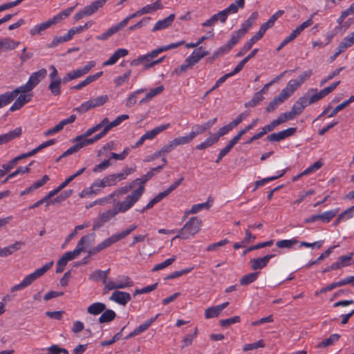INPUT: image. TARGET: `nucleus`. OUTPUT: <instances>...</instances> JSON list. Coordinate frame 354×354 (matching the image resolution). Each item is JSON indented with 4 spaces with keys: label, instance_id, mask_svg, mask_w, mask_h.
I'll return each mask as SVG.
<instances>
[{
    "label": "nucleus",
    "instance_id": "obj_1",
    "mask_svg": "<svg viewBox=\"0 0 354 354\" xmlns=\"http://www.w3.org/2000/svg\"><path fill=\"white\" fill-rule=\"evenodd\" d=\"M202 221L196 216L191 217L183 227L178 231L176 236L173 239H189L194 237L200 230Z\"/></svg>",
    "mask_w": 354,
    "mask_h": 354
},
{
    "label": "nucleus",
    "instance_id": "obj_2",
    "mask_svg": "<svg viewBox=\"0 0 354 354\" xmlns=\"http://www.w3.org/2000/svg\"><path fill=\"white\" fill-rule=\"evenodd\" d=\"M53 265V261H51L48 263H46L41 268L36 269L33 272L26 276L19 283L13 286L10 288V291L16 292L21 290L27 286H30L32 282L43 276L48 270H50Z\"/></svg>",
    "mask_w": 354,
    "mask_h": 354
},
{
    "label": "nucleus",
    "instance_id": "obj_3",
    "mask_svg": "<svg viewBox=\"0 0 354 354\" xmlns=\"http://www.w3.org/2000/svg\"><path fill=\"white\" fill-rule=\"evenodd\" d=\"M144 185H140L138 189L133 190L130 194L127 195L124 201L118 202L116 205V207L118 211L124 213L131 209L140 199L144 193Z\"/></svg>",
    "mask_w": 354,
    "mask_h": 354
},
{
    "label": "nucleus",
    "instance_id": "obj_4",
    "mask_svg": "<svg viewBox=\"0 0 354 354\" xmlns=\"http://www.w3.org/2000/svg\"><path fill=\"white\" fill-rule=\"evenodd\" d=\"M322 98L317 88H311L308 89L302 96L299 97L295 104L301 112L308 106L316 103Z\"/></svg>",
    "mask_w": 354,
    "mask_h": 354
},
{
    "label": "nucleus",
    "instance_id": "obj_5",
    "mask_svg": "<svg viewBox=\"0 0 354 354\" xmlns=\"http://www.w3.org/2000/svg\"><path fill=\"white\" fill-rule=\"evenodd\" d=\"M132 286L133 281L127 275H118L114 279H109V281L105 282V292L124 289Z\"/></svg>",
    "mask_w": 354,
    "mask_h": 354
},
{
    "label": "nucleus",
    "instance_id": "obj_6",
    "mask_svg": "<svg viewBox=\"0 0 354 354\" xmlns=\"http://www.w3.org/2000/svg\"><path fill=\"white\" fill-rule=\"evenodd\" d=\"M108 100L109 97L107 95H100L82 102L79 106L75 109V111L80 113H84L91 109L104 105Z\"/></svg>",
    "mask_w": 354,
    "mask_h": 354
},
{
    "label": "nucleus",
    "instance_id": "obj_7",
    "mask_svg": "<svg viewBox=\"0 0 354 354\" xmlns=\"http://www.w3.org/2000/svg\"><path fill=\"white\" fill-rule=\"evenodd\" d=\"M135 171L134 168L127 167L121 172L117 174H113L104 176L102 179L106 187H112L117 185V183L122 180L127 178V177Z\"/></svg>",
    "mask_w": 354,
    "mask_h": 354
},
{
    "label": "nucleus",
    "instance_id": "obj_8",
    "mask_svg": "<svg viewBox=\"0 0 354 354\" xmlns=\"http://www.w3.org/2000/svg\"><path fill=\"white\" fill-rule=\"evenodd\" d=\"M106 0H97L93 1L90 5L85 6L82 10L77 12L74 15V19L79 21L80 19L88 17L97 11L100 8H102L106 3Z\"/></svg>",
    "mask_w": 354,
    "mask_h": 354
},
{
    "label": "nucleus",
    "instance_id": "obj_9",
    "mask_svg": "<svg viewBox=\"0 0 354 354\" xmlns=\"http://www.w3.org/2000/svg\"><path fill=\"white\" fill-rule=\"evenodd\" d=\"M119 212H120L117 207H115L114 209H108L100 213L97 218L94 221L93 225V230L100 229L104 223L111 221Z\"/></svg>",
    "mask_w": 354,
    "mask_h": 354
},
{
    "label": "nucleus",
    "instance_id": "obj_10",
    "mask_svg": "<svg viewBox=\"0 0 354 354\" xmlns=\"http://www.w3.org/2000/svg\"><path fill=\"white\" fill-rule=\"evenodd\" d=\"M120 239L116 234L111 235V236L105 239L102 242L99 243L95 247L92 249L87 250V253L88 256H92L95 254L99 253L103 250L110 247L113 244L119 241Z\"/></svg>",
    "mask_w": 354,
    "mask_h": 354
},
{
    "label": "nucleus",
    "instance_id": "obj_11",
    "mask_svg": "<svg viewBox=\"0 0 354 354\" xmlns=\"http://www.w3.org/2000/svg\"><path fill=\"white\" fill-rule=\"evenodd\" d=\"M155 56L153 55L151 52H150L147 54L139 56L138 58H136L132 62L131 64H141L143 66L145 69H148L155 65L153 60Z\"/></svg>",
    "mask_w": 354,
    "mask_h": 354
},
{
    "label": "nucleus",
    "instance_id": "obj_12",
    "mask_svg": "<svg viewBox=\"0 0 354 354\" xmlns=\"http://www.w3.org/2000/svg\"><path fill=\"white\" fill-rule=\"evenodd\" d=\"M131 295L127 292L115 290L110 296L109 299L121 306H126L131 300Z\"/></svg>",
    "mask_w": 354,
    "mask_h": 354
},
{
    "label": "nucleus",
    "instance_id": "obj_13",
    "mask_svg": "<svg viewBox=\"0 0 354 354\" xmlns=\"http://www.w3.org/2000/svg\"><path fill=\"white\" fill-rule=\"evenodd\" d=\"M208 54L209 52L207 50H205L203 49V47L199 46L198 48L193 50L192 53L186 58L187 62H189V64L194 66Z\"/></svg>",
    "mask_w": 354,
    "mask_h": 354
},
{
    "label": "nucleus",
    "instance_id": "obj_14",
    "mask_svg": "<svg viewBox=\"0 0 354 354\" xmlns=\"http://www.w3.org/2000/svg\"><path fill=\"white\" fill-rule=\"evenodd\" d=\"M32 90L31 86H30L26 82L25 84H23L12 91L6 92L5 95L6 96L8 104H10L19 94L21 93H30V92Z\"/></svg>",
    "mask_w": 354,
    "mask_h": 354
},
{
    "label": "nucleus",
    "instance_id": "obj_15",
    "mask_svg": "<svg viewBox=\"0 0 354 354\" xmlns=\"http://www.w3.org/2000/svg\"><path fill=\"white\" fill-rule=\"evenodd\" d=\"M296 131V128L291 127L287 129L281 131L278 133L270 134L268 137V140L272 142H279L292 136Z\"/></svg>",
    "mask_w": 354,
    "mask_h": 354
},
{
    "label": "nucleus",
    "instance_id": "obj_16",
    "mask_svg": "<svg viewBox=\"0 0 354 354\" xmlns=\"http://www.w3.org/2000/svg\"><path fill=\"white\" fill-rule=\"evenodd\" d=\"M20 41H15L10 37H3L0 39V54L2 52L12 50L17 48Z\"/></svg>",
    "mask_w": 354,
    "mask_h": 354
},
{
    "label": "nucleus",
    "instance_id": "obj_17",
    "mask_svg": "<svg viewBox=\"0 0 354 354\" xmlns=\"http://www.w3.org/2000/svg\"><path fill=\"white\" fill-rule=\"evenodd\" d=\"M95 238V233H90L83 236L78 241L76 248L80 252L86 251V249L94 243Z\"/></svg>",
    "mask_w": 354,
    "mask_h": 354
},
{
    "label": "nucleus",
    "instance_id": "obj_18",
    "mask_svg": "<svg viewBox=\"0 0 354 354\" xmlns=\"http://www.w3.org/2000/svg\"><path fill=\"white\" fill-rule=\"evenodd\" d=\"M46 74L47 71L45 68L32 73L27 81L28 84L33 89L46 77Z\"/></svg>",
    "mask_w": 354,
    "mask_h": 354
},
{
    "label": "nucleus",
    "instance_id": "obj_19",
    "mask_svg": "<svg viewBox=\"0 0 354 354\" xmlns=\"http://www.w3.org/2000/svg\"><path fill=\"white\" fill-rule=\"evenodd\" d=\"M32 93L19 94L15 102L10 107V111H15L20 109L24 104L30 102L32 99Z\"/></svg>",
    "mask_w": 354,
    "mask_h": 354
},
{
    "label": "nucleus",
    "instance_id": "obj_20",
    "mask_svg": "<svg viewBox=\"0 0 354 354\" xmlns=\"http://www.w3.org/2000/svg\"><path fill=\"white\" fill-rule=\"evenodd\" d=\"M175 19V15L171 14L167 17L158 20L151 29L152 32H157L169 28Z\"/></svg>",
    "mask_w": 354,
    "mask_h": 354
},
{
    "label": "nucleus",
    "instance_id": "obj_21",
    "mask_svg": "<svg viewBox=\"0 0 354 354\" xmlns=\"http://www.w3.org/2000/svg\"><path fill=\"white\" fill-rule=\"evenodd\" d=\"M301 86L295 79L290 80L286 86L281 91V93L288 100Z\"/></svg>",
    "mask_w": 354,
    "mask_h": 354
},
{
    "label": "nucleus",
    "instance_id": "obj_22",
    "mask_svg": "<svg viewBox=\"0 0 354 354\" xmlns=\"http://www.w3.org/2000/svg\"><path fill=\"white\" fill-rule=\"evenodd\" d=\"M229 303L225 302L220 305L209 307L207 308L205 311V317L206 319H212L214 317H217L221 311L225 309Z\"/></svg>",
    "mask_w": 354,
    "mask_h": 354
},
{
    "label": "nucleus",
    "instance_id": "obj_23",
    "mask_svg": "<svg viewBox=\"0 0 354 354\" xmlns=\"http://www.w3.org/2000/svg\"><path fill=\"white\" fill-rule=\"evenodd\" d=\"M129 53L128 50L125 48H118L114 53L109 57V59L103 63V66H111L115 64L119 59L127 56Z\"/></svg>",
    "mask_w": 354,
    "mask_h": 354
},
{
    "label": "nucleus",
    "instance_id": "obj_24",
    "mask_svg": "<svg viewBox=\"0 0 354 354\" xmlns=\"http://www.w3.org/2000/svg\"><path fill=\"white\" fill-rule=\"evenodd\" d=\"M54 24V21L52 20V19H50L46 21L34 26L30 29L29 32L32 36L41 35L44 30L49 28Z\"/></svg>",
    "mask_w": 354,
    "mask_h": 354
},
{
    "label": "nucleus",
    "instance_id": "obj_25",
    "mask_svg": "<svg viewBox=\"0 0 354 354\" xmlns=\"http://www.w3.org/2000/svg\"><path fill=\"white\" fill-rule=\"evenodd\" d=\"M22 133L21 127H17L12 131H10L6 133L0 135V145L6 144L10 140L18 138Z\"/></svg>",
    "mask_w": 354,
    "mask_h": 354
},
{
    "label": "nucleus",
    "instance_id": "obj_26",
    "mask_svg": "<svg viewBox=\"0 0 354 354\" xmlns=\"http://www.w3.org/2000/svg\"><path fill=\"white\" fill-rule=\"evenodd\" d=\"M122 28H124L122 26L120 23H118V24L110 27L109 29H107L106 31H104L101 35H97L96 39L100 41H106L109 37H111L112 35H113L114 34L119 32Z\"/></svg>",
    "mask_w": 354,
    "mask_h": 354
},
{
    "label": "nucleus",
    "instance_id": "obj_27",
    "mask_svg": "<svg viewBox=\"0 0 354 354\" xmlns=\"http://www.w3.org/2000/svg\"><path fill=\"white\" fill-rule=\"evenodd\" d=\"M274 257V254H268L263 257L251 259L252 268L253 270H259L264 268L270 259Z\"/></svg>",
    "mask_w": 354,
    "mask_h": 354
},
{
    "label": "nucleus",
    "instance_id": "obj_28",
    "mask_svg": "<svg viewBox=\"0 0 354 354\" xmlns=\"http://www.w3.org/2000/svg\"><path fill=\"white\" fill-rule=\"evenodd\" d=\"M315 13L310 15L309 18L305 21L302 22L300 25L297 26L290 33V35L295 39L298 36L301 35V33L307 28L310 27L313 25V19L315 16Z\"/></svg>",
    "mask_w": 354,
    "mask_h": 354
},
{
    "label": "nucleus",
    "instance_id": "obj_29",
    "mask_svg": "<svg viewBox=\"0 0 354 354\" xmlns=\"http://www.w3.org/2000/svg\"><path fill=\"white\" fill-rule=\"evenodd\" d=\"M302 112L299 109V107L297 106V104L295 103L291 110L288 112H285L283 113H281L279 117L281 120V122L282 123H284L288 120H291L294 119V118L298 115H300Z\"/></svg>",
    "mask_w": 354,
    "mask_h": 354
},
{
    "label": "nucleus",
    "instance_id": "obj_30",
    "mask_svg": "<svg viewBox=\"0 0 354 354\" xmlns=\"http://www.w3.org/2000/svg\"><path fill=\"white\" fill-rule=\"evenodd\" d=\"M23 245L24 243L21 241H16L7 247L0 248V257H6L12 254L13 252L19 250Z\"/></svg>",
    "mask_w": 354,
    "mask_h": 354
},
{
    "label": "nucleus",
    "instance_id": "obj_31",
    "mask_svg": "<svg viewBox=\"0 0 354 354\" xmlns=\"http://www.w3.org/2000/svg\"><path fill=\"white\" fill-rule=\"evenodd\" d=\"M287 99L281 93L275 96L272 101L269 102L266 108V111L268 113L274 111L279 105L283 104Z\"/></svg>",
    "mask_w": 354,
    "mask_h": 354
},
{
    "label": "nucleus",
    "instance_id": "obj_32",
    "mask_svg": "<svg viewBox=\"0 0 354 354\" xmlns=\"http://www.w3.org/2000/svg\"><path fill=\"white\" fill-rule=\"evenodd\" d=\"M218 140L219 139L214 134V133H209V137H207L203 142L196 146V149L198 150L205 149L216 144Z\"/></svg>",
    "mask_w": 354,
    "mask_h": 354
},
{
    "label": "nucleus",
    "instance_id": "obj_33",
    "mask_svg": "<svg viewBox=\"0 0 354 354\" xmlns=\"http://www.w3.org/2000/svg\"><path fill=\"white\" fill-rule=\"evenodd\" d=\"M170 127V124H161L158 127H155L154 129L147 131L144 135L146 140H153L158 134L164 131L165 130L167 129Z\"/></svg>",
    "mask_w": 354,
    "mask_h": 354
},
{
    "label": "nucleus",
    "instance_id": "obj_34",
    "mask_svg": "<svg viewBox=\"0 0 354 354\" xmlns=\"http://www.w3.org/2000/svg\"><path fill=\"white\" fill-rule=\"evenodd\" d=\"M163 90V86H159L156 88L151 89L148 93H146L145 96L139 101V104H144L148 103L154 97L162 93Z\"/></svg>",
    "mask_w": 354,
    "mask_h": 354
},
{
    "label": "nucleus",
    "instance_id": "obj_35",
    "mask_svg": "<svg viewBox=\"0 0 354 354\" xmlns=\"http://www.w3.org/2000/svg\"><path fill=\"white\" fill-rule=\"evenodd\" d=\"M146 91H147V88H141L137 89V90L134 91L133 92H132L131 93H130L126 100V102H125L126 106L130 108V107H132L133 106H134L137 102L138 95H140L141 93L145 92Z\"/></svg>",
    "mask_w": 354,
    "mask_h": 354
},
{
    "label": "nucleus",
    "instance_id": "obj_36",
    "mask_svg": "<svg viewBox=\"0 0 354 354\" xmlns=\"http://www.w3.org/2000/svg\"><path fill=\"white\" fill-rule=\"evenodd\" d=\"M163 6L160 0L155 1L153 3L147 4L140 8L142 15L146 14H151L158 10L162 9Z\"/></svg>",
    "mask_w": 354,
    "mask_h": 354
},
{
    "label": "nucleus",
    "instance_id": "obj_37",
    "mask_svg": "<svg viewBox=\"0 0 354 354\" xmlns=\"http://www.w3.org/2000/svg\"><path fill=\"white\" fill-rule=\"evenodd\" d=\"M354 44V31L345 37L337 46V49L342 53L348 48L352 46Z\"/></svg>",
    "mask_w": 354,
    "mask_h": 354
},
{
    "label": "nucleus",
    "instance_id": "obj_38",
    "mask_svg": "<svg viewBox=\"0 0 354 354\" xmlns=\"http://www.w3.org/2000/svg\"><path fill=\"white\" fill-rule=\"evenodd\" d=\"M259 14L257 12H253L247 20H245L239 28L245 34L252 28L256 20L258 19Z\"/></svg>",
    "mask_w": 354,
    "mask_h": 354
},
{
    "label": "nucleus",
    "instance_id": "obj_39",
    "mask_svg": "<svg viewBox=\"0 0 354 354\" xmlns=\"http://www.w3.org/2000/svg\"><path fill=\"white\" fill-rule=\"evenodd\" d=\"M211 206H212V203H210V201L209 199L207 202L202 203H198V204L192 205L191 209L189 211L186 212V214L189 215V214H197L198 212H199L202 210L209 209L211 207Z\"/></svg>",
    "mask_w": 354,
    "mask_h": 354
},
{
    "label": "nucleus",
    "instance_id": "obj_40",
    "mask_svg": "<svg viewBox=\"0 0 354 354\" xmlns=\"http://www.w3.org/2000/svg\"><path fill=\"white\" fill-rule=\"evenodd\" d=\"M106 309V305L102 302H95L87 308V313L90 315H97Z\"/></svg>",
    "mask_w": 354,
    "mask_h": 354
},
{
    "label": "nucleus",
    "instance_id": "obj_41",
    "mask_svg": "<svg viewBox=\"0 0 354 354\" xmlns=\"http://www.w3.org/2000/svg\"><path fill=\"white\" fill-rule=\"evenodd\" d=\"M63 82V79L50 80L48 85V89L50 90L52 95L57 96L61 93V84Z\"/></svg>",
    "mask_w": 354,
    "mask_h": 354
},
{
    "label": "nucleus",
    "instance_id": "obj_42",
    "mask_svg": "<svg viewBox=\"0 0 354 354\" xmlns=\"http://www.w3.org/2000/svg\"><path fill=\"white\" fill-rule=\"evenodd\" d=\"M258 51H259L258 48L253 49L252 51L250 54H248V55L247 57H245L243 59H242L240 62V63L236 66V68L233 70V71H232L234 73V75H236L239 71H241L242 70V68H243L244 65L250 59L254 57L256 55V54L258 53Z\"/></svg>",
    "mask_w": 354,
    "mask_h": 354
},
{
    "label": "nucleus",
    "instance_id": "obj_43",
    "mask_svg": "<svg viewBox=\"0 0 354 354\" xmlns=\"http://www.w3.org/2000/svg\"><path fill=\"white\" fill-rule=\"evenodd\" d=\"M116 317L115 313L111 309L104 310L99 317L100 323H109L113 321Z\"/></svg>",
    "mask_w": 354,
    "mask_h": 354
},
{
    "label": "nucleus",
    "instance_id": "obj_44",
    "mask_svg": "<svg viewBox=\"0 0 354 354\" xmlns=\"http://www.w3.org/2000/svg\"><path fill=\"white\" fill-rule=\"evenodd\" d=\"M354 216V205L346 209L344 212H342L337 218V223H341L342 221H346L350 218H352Z\"/></svg>",
    "mask_w": 354,
    "mask_h": 354
},
{
    "label": "nucleus",
    "instance_id": "obj_45",
    "mask_svg": "<svg viewBox=\"0 0 354 354\" xmlns=\"http://www.w3.org/2000/svg\"><path fill=\"white\" fill-rule=\"evenodd\" d=\"M245 35L242 30L239 29L232 35L230 39L226 44L232 49Z\"/></svg>",
    "mask_w": 354,
    "mask_h": 354
},
{
    "label": "nucleus",
    "instance_id": "obj_46",
    "mask_svg": "<svg viewBox=\"0 0 354 354\" xmlns=\"http://www.w3.org/2000/svg\"><path fill=\"white\" fill-rule=\"evenodd\" d=\"M84 76L80 68H78L75 70L71 71L66 74V75L63 78V82L66 83L71 80L78 79L81 77Z\"/></svg>",
    "mask_w": 354,
    "mask_h": 354
},
{
    "label": "nucleus",
    "instance_id": "obj_47",
    "mask_svg": "<svg viewBox=\"0 0 354 354\" xmlns=\"http://www.w3.org/2000/svg\"><path fill=\"white\" fill-rule=\"evenodd\" d=\"M298 243V240L296 238H292L291 239H284L280 240L276 242V245L279 248H291L295 244Z\"/></svg>",
    "mask_w": 354,
    "mask_h": 354
},
{
    "label": "nucleus",
    "instance_id": "obj_48",
    "mask_svg": "<svg viewBox=\"0 0 354 354\" xmlns=\"http://www.w3.org/2000/svg\"><path fill=\"white\" fill-rule=\"evenodd\" d=\"M88 279L91 281H102L104 284V290H105V282L109 281V279H104L102 275V270H96L92 272Z\"/></svg>",
    "mask_w": 354,
    "mask_h": 354
},
{
    "label": "nucleus",
    "instance_id": "obj_49",
    "mask_svg": "<svg viewBox=\"0 0 354 354\" xmlns=\"http://www.w3.org/2000/svg\"><path fill=\"white\" fill-rule=\"evenodd\" d=\"M338 210V209H331L319 214V220L323 223H328L333 218L336 216Z\"/></svg>",
    "mask_w": 354,
    "mask_h": 354
},
{
    "label": "nucleus",
    "instance_id": "obj_50",
    "mask_svg": "<svg viewBox=\"0 0 354 354\" xmlns=\"http://www.w3.org/2000/svg\"><path fill=\"white\" fill-rule=\"evenodd\" d=\"M259 41L254 36H252L245 44L244 46L240 49L239 53H237V57H241L243 56L246 52H248L252 46Z\"/></svg>",
    "mask_w": 354,
    "mask_h": 354
},
{
    "label": "nucleus",
    "instance_id": "obj_51",
    "mask_svg": "<svg viewBox=\"0 0 354 354\" xmlns=\"http://www.w3.org/2000/svg\"><path fill=\"white\" fill-rule=\"evenodd\" d=\"M32 162H31L27 166L18 167L15 171H14L12 173L8 174V178H13L15 176H17V175L29 173L30 171V167L32 165Z\"/></svg>",
    "mask_w": 354,
    "mask_h": 354
},
{
    "label": "nucleus",
    "instance_id": "obj_52",
    "mask_svg": "<svg viewBox=\"0 0 354 354\" xmlns=\"http://www.w3.org/2000/svg\"><path fill=\"white\" fill-rule=\"evenodd\" d=\"M353 253L351 252L348 255H343L340 256L336 263L339 266V268H342L346 266H348L351 264V261L353 259Z\"/></svg>",
    "mask_w": 354,
    "mask_h": 354
},
{
    "label": "nucleus",
    "instance_id": "obj_53",
    "mask_svg": "<svg viewBox=\"0 0 354 354\" xmlns=\"http://www.w3.org/2000/svg\"><path fill=\"white\" fill-rule=\"evenodd\" d=\"M335 248V246H333V247H330L329 248L328 250H326L324 252H323L322 254H321L319 255V257H317V259L315 261H309L307 264H306V267L308 268H310L311 266H313V265H315L317 263H318L321 260L328 257L333 252V249Z\"/></svg>",
    "mask_w": 354,
    "mask_h": 354
},
{
    "label": "nucleus",
    "instance_id": "obj_54",
    "mask_svg": "<svg viewBox=\"0 0 354 354\" xmlns=\"http://www.w3.org/2000/svg\"><path fill=\"white\" fill-rule=\"evenodd\" d=\"M75 6L68 8L64 11L59 12V14L54 16L52 19V20L54 21V24H56L58 23L60 20L67 17L75 9Z\"/></svg>",
    "mask_w": 354,
    "mask_h": 354
},
{
    "label": "nucleus",
    "instance_id": "obj_55",
    "mask_svg": "<svg viewBox=\"0 0 354 354\" xmlns=\"http://www.w3.org/2000/svg\"><path fill=\"white\" fill-rule=\"evenodd\" d=\"M129 116L127 114H122L118 116L114 120L110 122L108 125L105 127L108 128L109 131L113 127H115L120 125L124 120L129 119Z\"/></svg>",
    "mask_w": 354,
    "mask_h": 354
},
{
    "label": "nucleus",
    "instance_id": "obj_56",
    "mask_svg": "<svg viewBox=\"0 0 354 354\" xmlns=\"http://www.w3.org/2000/svg\"><path fill=\"white\" fill-rule=\"evenodd\" d=\"M176 256H173L172 257L166 259L163 262L158 263L157 265H156L153 267V268L152 269V270L153 271H158V270H162V269L168 267L171 264H172L176 261Z\"/></svg>",
    "mask_w": 354,
    "mask_h": 354
},
{
    "label": "nucleus",
    "instance_id": "obj_57",
    "mask_svg": "<svg viewBox=\"0 0 354 354\" xmlns=\"http://www.w3.org/2000/svg\"><path fill=\"white\" fill-rule=\"evenodd\" d=\"M323 165V162L322 160L316 161L312 165L308 167L305 170L303 171V174H310L315 173L318 169H319Z\"/></svg>",
    "mask_w": 354,
    "mask_h": 354
},
{
    "label": "nucleus",
    "instance_id": "obj_58",
    "mask_svg": "<svg viewBox=\"0 0 354 354\" xmlns=\"http://www.w3.org/2000/svg\"><path fill=\"white\" fill-rule=\"evenodd\" d=\"M257 277H258L257 272L248 274L247 275L243 276L241 279L240 283L241 285H243V286L250 284V283H252L253 281H254L257 279Z\"/></svg>",
    "mask_w": 354,
    "mask_h": 354
},
{
    "label": "nucleus",
    "instance_id": "obj_59",
    "mask_svg": "<svg viewBox=\"0 0 354 354\" xmlns=\"http://www.w3.org/2000/svg\"><path fill=\"white\" fill-rule=\"evenodd\" d=\"M339 338V335L337 334L331 335L329 337L324 339L321 342L318 346L319 347H326L333 344L335 342L337 341Z\"/></svg>",
    "mask_w": 354,
    "mask_h": 354
},
{
    "label": "nucleus",
    "instance_id": "obj_60",
    "mask_svg": "<svg viewBox=\"0 0 354 354\" xmlns=\"http://www.w3.org/2000/svg\"><path fill=\"white\" fill-rule=\"evenodd\" d=\"M88 136H84V133L82 134L76 136L73 140V143L76 144L78 147L79 149L87 146L88 144L86 142V140Z\"/></svg>",
    "mask_w": 354,
    "mask_h": 354
},
{
    "label": "nucleus",
    "instance_id": "obj_61",
    "mask_svg": "<svg viewBox=\"0 0 354 354\" xmlns=\"http://www.w3.org/2000/svg\"><path fill=\"white\" fill-rule=\"evenodd\" d=\"M131 71H128L123 75L114 78L113 82H114L115 86H120L122 84H124L125 82H127L129 79V77L131 76Z\"/></svg>",
    "mask_w": 354,
    "mask_h": 354
},
{
    "label": "nucleus",
    "instance_id": "obj_62",
    "mask_svg": "<svg viewBox=\"0 0 354 354\" xmlns=\"http://www.w3.org/2000/svg\"><path fill=\"white\" fill-rule=\"evenodd\" d=\"M91 186L95 192V195L100 194L102 189L106 187L102 178L95 180Z\"/></svg>",
    "mask_w": 354,
    "mask_h": 354
},
{
    "label": "nucleus",
    "instance_id": "obj_63",
    "mask_svg": "<svg viewBox=\"0 0 354 354\" xmlns=\"http://www.w3.org/2000/svg\"><path fill=\"white\" fill-rule=\"evenodd\" d=\"M244 6H241V3L236 0L234 3H231L227 8L224 9L228 15L235 14L239 11V8H243Z\"/></svg>",
    "mask_w": 354,
    "mask_h": 354
},
{
    "label": "nucleus",
    "instance_id": "obj_64",
    "mask_svg": "<svg viewBox=\"0 0 354 354\" xmlns=\"http://www.w3.org/2000/svg\"><path fill=\"white\" fill-rule=\"evenodd\" d=\"M217 121V118H214L207 122H205L201 124H196L197 128L198 130L201 132V133H203L205 131H206L208 129H209L211 127H212Z\"/></svg>",
    "mask_w": 354,
    "mask_h": 354
}]
</instances>
